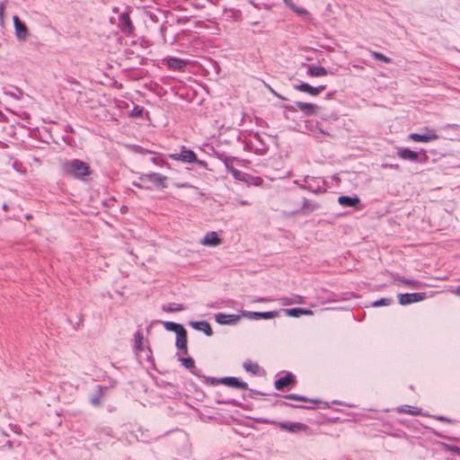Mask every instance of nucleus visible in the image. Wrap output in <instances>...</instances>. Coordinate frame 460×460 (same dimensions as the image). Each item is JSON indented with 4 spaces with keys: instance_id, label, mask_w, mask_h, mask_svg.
I'll use <instances>...</instances> for the list:
<instances>
[{
    "instance_id": "nucleus-48",
    "label": "nucleus",
    "mask_w": 460,
    "mask_h": 460,
    "mask_svg": "<svg viewBox=\"0 0 460 460\" xmlns=\"http://www.w3.org/2000/svg\"><path fill=\"white\" fill-rule=\"evenodd\" d=\"M134 185L137 188H144V186H142L141 184L139 183H134Z\"/></svg>"
},
{
    "instance_id": "nucleus-53",
    "label": "nucleus",
    "mask_w": 460,
    "mask_h": 460,
    "mask_svg": "<svg viewBox=\"0 0 460 460\" xmlns=\"http://www.w3.org/2000/svg\"><path fill=\"white\" fill-rule=\"evenodd\" d=\"M438 420H446V418H444V417H439V418H438Z\"/></svg>"
},
{
    "instance_id": "nucleus-36",
    "label": "nucleus",
    "mask_w": 460,
    "mask_h": 460,
    "mask_svg": "<svg viewBox=\"0 0 460 460\" xmlns=\"http://www.w3.org/2000/svg\"><path fill=\"white\" fill-rule=\"evenodd\" d=\"M302 188L306 189L309 191L314 192V193H321V192H323L325 190L322 187H320V186L314 187L311 183L304 185V186H302Z\"/></svg>"
},
{
    "instance_id": "nucleus-22",
    "label": "nucleus",
    "mask_w": 460,
    "mask_h": 460,
    "mask_svg": "<svg viewBox=\"0 0 460 460\" xmlns=\"http://www.w3.org/2000/svg\"><path fill=\"white\" fill-rule=\"evenodd\" d=\"M242 13L236 8H224V17L228 22H237L241 19Z\"/></svg>"
},
{
    "instance_id": "nucleus-3",
    "label": "nucleus",
    "mask_w": 460,
    "mask_h": 460,
    "mask_svg": "<svg viewBox=\"0 0 460 460\" xmlns=\"http://www.w3.org/2000/svg\"><path fill=\"white\" fill-rule=\"evenodd\" d=\"M139 180L143 182H152L157 188L164 189L167 187V177L158 172L143 173L139 176Z\"/></svg>"
},
{
    "instance_id": "nucleus-1",
    "label": "nucleus",
    "mask_w": 460,
    "mask_h": 460,
    "mask_svg": "<svg viewBox=\"0 0 460 460\" xmlns=\"http://www.w3.org/2000/svg\"><path fill=\"white\" fill-rule=\"evenodd\" d=\"M62 169L66 175L80 181H85L92 174L90 165L80 159L65 162Z\"/></svg>"
},
{
    "instance_id": "nucleus-39",
    "label": "nucleus",
    "mask_w": 460,
    "mask_h": 460,
    "mask_svg": "<svg viewBox=\"0 0 460 460\" xmlns=\"http://www.w3.org/2000/svg\"><path fill=\"white\" fill-rule=\"evenodd\" d=\"M230 173L237 180H243L244 173L235 169L234 167H231Z\"/></svg>"
},
{
    "instance_id": "nucleus-46",
    "label": "nucleus",
    "mask_w": 460,
    "mask_h": 460,
    "mask_svg": "<svg viewBox=\"0 0 460 460\" xmlns=\"http://www.w3.org/2000/svg\"><path fill=\"white\" fill-rule=\"evenodd\" d=\"M332 95H333V93H328L326 94V99H331L332 97Z\"/></svg>"
},
{
    "instance_id": "nucleus-30",
    "label": "nucleus",
    "mask_w": 460,
    "mask_h": 460,
    "mask_svg": "<svg viewBox=\"0 0 460 460\" xmlns=\"http://www.w3.org/2000/svg\"><path fill=\"white\" fill-rule=\"evenodd\" d=\"M285 4L290 7V9L296 13L297 14H300V15H307L308 14V12L304 9V8H301V7H298L297 5H296L292 0H284Z\"/></svg>"
},
{
    "instance_id": "nucleus-23",
    "label": "nucleus",
    "mask_w": 460,
    "mask_h": 460,
    "mask_svg": "<svg viewBox=\"0 0 460 460\" xmlns=\"http://www.w3.org/2000/svg\"><path fill=\"white\" fill-rule=\"evenodd\" d=\"M284 314L288 316L291 317H300L301 315L305 314H313V312L306 308H301V307H294V308H288V309H283L282 310Z\"/></svg>"
},
{
    "instance_id": "nucleus-9",
    "label": "nucleus",
    "mask_w": 460,
    "mask_h": 460,
    "mask_svg": "<svg viewBox=\"0 0 460 460\" xmlns=\"http://www.w3.org/2000/svg\"><path fill=\"white\" fill-rule=\"evenodd\" d=\"M13 25L16 38L24 41L29 34L28 28L24 22H22L18 16H13Z\"/></svg>"
},
{
    "instance_id": "nucleus-54",
    "label": "nucleus",
    "mask_w": 460,
    "mask_h": 460,
    "mask_svg": "<svg viewBox=\"0 0 460 460\" xmlns=\"http://www.w3.org/2000/svg\"><path fill=\"white\" fill-rule=\"evenodd\" d=\"M390 167H394V165H390ZM394 167H398V164H395Z\"/></svg>"
},
{
    "instance_id": "nucleus-25",
    "label": "nucleus",
    "mask_w": 460,
    "mask_h": 460,
    "mask_svg": "<svg viewBox=\"0 0 460 460\" xmlns=\"http://www.w3.org/2000/svg\"><path fill=\"white\" fill-rule=\"evenodd\" d=\"M105 390H107V387L97 385V394L91 398V403L93 405L99 406L101 404V398L103 396Z\"/></svg>"
},
{
    "instance_id": "nucleus-35",
    "label": "nucleus",
    "mask_w": 460,
    "mask_h": 460,
    "mask_svg": "<svg viewBox=\"0 0 460 460\" xmlns=\"http://www.w3.org/2000/svg\"><path fill=\"white\" fill-rule=\"evenodd\" d=\"M398 280L405 285L411 286V288H417L420 287V281L415 279H409L404 277L399 278Z\"/></svg>"
},
{
    "instance_id": "nucleus-14",
    "label": "nucleus",
    "mask_w": 460,
    "mask_h": 460,
    "mask_svg": "<svg viewBox=\"0 0 460 460\" xmlns=\"http://www.w3.org/2000/svg\"><path fill=\"white\" fill-rule=\"evenodd\" d=\"M397 155L399 158L403 159V160H410L411 162L419 161V153L416 151H412L406 147L398 148Z\"/></svg>"
},
{
    "instance_id": "nucleus-20",
    "label": "nucleus",
    "mask_w": 460,
    "mask_h": 460,
    "mask_svg": "<svg viewBox=\"0 0 460 460\" xmlns=\"http://www.w3.org/2000/svg\"><path fill=\"white\" fill-rule=\"evenodd\" d=\"M215 319L216 322L220 324H230L236 323L239 319V315L218 313L215 315Z\"/></svg>"
},
{
    "instance_id": "nucleus-2",
    "label": "nucleus",
    "mask_w": 460,
    "mask_h": 460,
    "mask_svg": "<svg viewBox=\"0 0 460 460\" xmlns=\"http://www.w3.org/2000/svg\"><path fill=\"white\" fill-rule=\"evenodd\" d=\"M210 384L216 385V384H222L229 387L241 389V390H246L248 389V385L245 382L241 381L238 377L235 376H226L222 377L219 379L217 378H210Z\"/></svg>"
},
{
    "instance_id": "nucleus-49",
    "label": "nucleus",
    "mask_w": 460,
    "mask_h": 460,
    "mask_svg": "<svg viewBox=\"0 0 460 460\" xmlns=\"http://www.w3.org/2000/svg\"><path fill=\"white\" fill-rule=\"evenodd\" d=\"M456 127H457V125H456V124H453V125H447V128H456Z\"/></svg>"
},
{
    "instance_id": "nucleus-16",
    "label": "nucleus",
    "mask_w": 460,
    "mask_h": 460,
    "mask_svg": "<svg viewBox=\"0 0 460 460\" xmlns=\"http://www.w3.org/2000/svg\"><path fill=\"white\" fill-rule=\"evenodd\" d=\"M279 426L282 429L292 432V433H297L302 430H305L307 429V426L303 423L299 422H280Z\"/></svg>"
},
{
    "instance_id": "nucleus-41",
    "label": "nucleus",
    "mask_w": 460,
    "mask_h": 460,
    "mask_svg": "<svg viewBox=\"0 0 460 460\" xmlns=\"http://www.w3.org/2000/svg\"><path fill=\"white\" fill-rule=\"evenodd\" d=\"M193 163H196L199 167H201L205 170H209L208 163L204 160H199L197 158V160L194 161Z\"/></svg>"
},
{
    "instance_id": "nucleus-32",
    "label": "nucleus",
    "mask_w": 460,
    "mask_h": 460,
    "mask_svg": "<svg viewBox=\"0 0 460 460\" xmlns=\"http://www.w3.org/2000/svg\"><path fill=\"white\" fill-rule=\"evenodd\" d=\"M371 56L376 59V60H379V61H382L385 64H390L392 63V58L385 56L384 54L380 53V52H377V51H371Z\"/></svg>"
},
{
    "instance_id": "nucleus-44",
    "label": "nucleus",
    "mask_w": 460,
    "mask_h": 460,
    "mask_svg": "<svg viewBox=\"0 0 460 460\" xmlns=\"http://www.w3.org/2000/svg\"><path fill=\"white\" fill-rule=\"evenodd\" d=\"M4 9H5V3L4 2H1L0 3V20L4 19Z\"/></svg>"
},
{
    "instance_id": "nucleus-28",
    "label": "nucleus",
    "mask_w": 460,
    "mask_h": 460,
    "mask_svg": "<svg viewBox=\"0 0 460 460\" xmlns=\"http://www.w3.org/2000/svg\"><path fill=\"white\" fill-rule=\"evenodd\" d=\"M398 412L408 413L411 415H419L420 413V409L414 408L410 405H402L398 408Z\"/></svg>"
},
{
    "instance_id": "nucleus-47",
    "label": "nucleus",
    "mask_w": 460,
    "mask_h": 460,
    "mask_svg": "<svg viewBox=\"0 0 460 460\" xmlns=\"http://www.w3.org/2000/svg\"><path fill=\"white\" fill-rule=\"evenodd\" d=\"M456 294L460 296V286L456 288Z\"/></svg>"
},
{
    "instance_id": "nucleus-13",
    "label": "nucleus",
    "mask_w": 460,
    "mask_h": 460,
    "mask_svg": "<svg viewBox=\"0 0 460 460\" xmlns=\"http://www.w3.org/2000/svg\"><path fill=\"white\" fill-rule=\"evenodd\" d=\"M320 208L319 204L315 201L304 199L300 209L296 210L295 214L309 215Z\"/></svg>"
},
{
    "instance_id": "nucleus-33",
    "label": "nucleus",
    "mask_w": 460,
    "mask_h": 460,
    "mask_svg": "<svg viewBox=\"0 0 460 460\" xmlns=\"http://www.w3.org/2000/svg\"><path fill=\"white\" fill-rule=\"evenodd\" d=\"M392 303H393V298L383 297V298L374 301L372 303V306H374V307L386 306V305H390Z\"/></svg>"
},
{
    "instance_id": "nucleus-50",
    "label": "nucleus",
    "mask_w": 460,
    "mask_h": 460,
    "mask_svg": "<svg viewBox=\"0 0 460 460\" xmlns=\"http://www.w3.org/2000/svg\"><path fill=\"white\" fill-rule=\"evenodd\" d=\"M286 108L288 109L289 111H296V109L293 108V107H286Z\"/></svg>"
},
{
    "instance_id": "nucleus-7",
    "label": "nucleus",
    "mask_w": 460,
    "mask_h": 460,
    "mask_svg": "<svg viewBox=\"0 0 460 460\" xmlns=\"http://www.w3.org/2000/svg\"><path fill=\"white\" fill-rule=\"evenodd\" d=\"M119 26L121 30V31L127 35L131 36L133 35L135 27L132 23V21L130 19V16L128 13H122L119 17Z\"/></svg>"
},
{
    "instance_id": "nucleus-45",
    "label": "nucleus",
    "mask_w": 460,
    "mask_h": 460,
    "mask_svg": "<svg viewBox=\"0 0 460 460\" xmlns=\"http://www.w3.org/2000/svg\"><path fill=\"white\" fill-rule=\"evenodd\" d=\"M263 84L265 85V87H267L270 91H271V92H272L275 95H277L279 98L283 99V100L285 99V98H284V97H282L281 95L277 94V93H275V92H274V91H273V90L269 86V84H266V83H264V82H263Z\"/></svg>"
},
{
    "instance_id": "nucleus-12",
    "label": "nucleus",
    "mask_w": 460,
    "mask_h": 460,
    "mask_svg": "<svg viewBox=\"0 0 460 460\" xmlns=\"http://www.w3.org/2000/svg\"><path fill=\"white\" fill-rule=\"evenodd\" d=\"M296 106L306 116L316 115L320 107L316 104L304 102H296Z\"/></svg>"
},
{
    "instance_id": "nucleus-51",
    "label": "nucleus",
    "mask_w": 460,
    "mask_h": 460,
    "mask_svg": "<svg viewBox=\"0 0 460 460\" xmlns=\"http://www.w3.org/2000/svg\"><path fill=\"white\" fill-rule=\"evenodd\" d=\"M7 208H8V207H7V205H5V204H4V205H3V208H4V210H7Z\"/></svg>"
},
{
    "instance_id": "nucleus-52",
    "label": "nucleus",
    "mask_w": 460,
    "mask_h": 460,
    "mask_svg": "<svg viewBox=\"0 0 460 460\" xmlns=\"http://www.w3.org/2000/svg\"><path fill=\"white\" fill-rule=\"evenodd\" d=\"M181 187H189V184L184 183V184H181Z\"/></svg>"
},
{
    "instance_id": "nucleus-18",
    "label": "nucleus",
    "mask_w": 460,
    "mask_h": 460,
    "mask_svg": "<svg viewBox=\"0 0 460 460\" xmlns=\"http://www.w3.org/2000/svg\"><path fill=\"white\" fill-rule=\"evenodd\" d=\"M187 342V332L185 329H182L176 334L175 345L180 350H182L183 354L188 353Z\"/></svg>"
},
{
    "instance_id": "nucleus-38",
    "label": "nucleus",
    "mask_w": 460,
    "mask_h": 460,
    "mask_svg": "<svg viewBox=\"0 0 460 460\" xmlns=\"http://www.w3.org/2000/svg\"><path fill=\"white\" fill-rule=\"evenodd\" d=\"M279 314L278 311L261 312V319H271Z\"/></svg>"
},
{
    "instance_id": "nucleus-21",
    "label": "nucleus",
    "mask_w": 460,
    "mask_h": 460,
    "mask_svg": "<svg viewBox=\"0 0 460 460\" xmlns=\"http://www.w3.org/2000/svg\"><path fill=\"white\" fill-rule=\"evenodd\" d=\"M190 325L197 331L203 332L207 336H211L213 334L210 324L206 321L190 322Z\"/></svg>"
},
{
    "instance_id": "nucleus-15",
    "label": "nucleus",
    "mask_w": 460,
    "mask_h": 460,
    "mask_svg": "<svg viewBox=\"0 0 460 460\" xmlns=\"http://www.w3.org/2000/svg\"><path fill=\"white\" fill-rule=\"evenodd\" d=\"M338 202L340 205L343 207H350V208H358L361 201L360 199L357 196H340L338 198Z\"/></svg>"
},
{
    "instance_id": "nucleus-19",
    "label": "nucleus",
    "mask_w": 460,
    "mask_h": 460,
    "mask_svg": "<svg viewBox=\"0 0 460 460\" xmlns=\"http://www.w3.org/2000/svg\"><path fill=\"white\" fill-rule=\"evenodd\" d=\"M328 74L333 75V73H329L328 70L322 66L307 65V75L309 76L319 77L327 75Z\"/></svg>"
},
{
    "instance_id": "nucleus-10",
    "label": "nucleus",
    "mask_w": 460,
    "mask_h": 460,
    "mask_svg": "<svg viewBox=\"0 0 460 460\" xmlns=\"http://www.w3.org/2000/svg\"><path fill=\"white\" fill-rule=\"evenodd\" d=\"M163 63L168 69L175 71L182 70L187 66V61L175 57L165 58L163 59Z\"/></svg>"
},
{
    "instance_id": "nucleus-11",
    "label": "nucleus",
    "mask_w": 460,
    "mask_h": 460,
    "mask_svg": "<svg viewBox=\"0 0 460 460\" xmlns=\"http://www.w3.org/2000/svg\"><path fill=\"white\" fill-rule=\"evenodd\" d=\"M296 382V376L292 373L287 372L284 376L278 378L274 385L277 390H282L287 386L294 385Z\"/></svg>"
},
{
    "instance_id": "nucleus-8",
    "label": "nucleus",
    "mask_w": 460,
    "mask_h": 460,
    "mask_svg": "<svg viewBox=\"0 0 460 460\" xmlns=\"http://www.w3.org/2000/svg\"><path fill=\"white\" fill-rule=\"evenodd\" d=\"M294 88L312 96H317L325 90L326 85L322 84L318 86H312L307 83L301 82L298 84H294Z\"/></svg>"
},
{
    "instance_id": "nucleus-27",
    "label": "nucleus",
    "mask_w": 460,
    "mask_h": 460,
    "mask_svg": "<svg viewBox=\"0 0 460 460\" xmlns=\"http://www.w3.org/2000/svg\"><path fill=\"white\" fill-rule=\"evenodd\" d=\"M164 326L167 331L174 332L176 334L184 329L181 324L173 322H164Z\"/></svg>"
},
{
    "instance_id": "nucleus-34",
    "label": "nucleus",
    "mask_w": 460,
    "mask_h": 460,
    "mask_svg": "<svg viewBox=\"0 0 460 460\" xmlns=\"http://www.w3.org/2000/svg\"><path fill=\"white\" fill-rule=\"evenodd\" d=\"M285 398L286 399H290V400H296V401H299V402H308V399L306 397L299 395V394H287L285 396ZM309 402H311L313 403H316L317 402L316 400H309Z\"/></svg>"
},
{
    "instance_id": "nucleus-6",
    "label": "nucleus",
    "mask_w": 460,
    "mask_h": 460,
    "mask_svg": "<svg viewBox=\"0 0 460 460\" xmlns=\"http://www.w3.org/2000/svg\"><path fill=\"white\" fill-rule=\"evenodd\" d=\"M426 131L427 132L424 134L411 133L408 137L412 141L423 143H429L438 139V136L437 135L435 129L426 128Z\"/></svg>"
},
{
    "instance_id": "nucleus-26",
    "label": "nucleus",
    "mask_w": 460,
    "mask_h": 460,
    "mask_svg": "<svg viewBox=\"0 0 460 460\" xmlns=\"http://www.w3.org/2000/svg\"><path fill=\"white\" fill-rule=\"evenodd\" d=\"M162 309L165 312L173 313L182 311L184 306L182 304L170 303L168 305H164Z\"/></svg>"
},
{
    "instance_id": "nucleus-29",
    "label": "nucleus",
    "mask_w": 460,
    "mask_h": 460,
    "mask_svg": "<svg viewBox=\"0 0 460 460\" xmlns=\"http://www.w3.org/2000/svg\"><path fill=\"white\" fill-rule=\"evenodd\" d=\"M243 367L247 372H251L253 375H256L259 372V365L249 359L243 362Z\"/></svg>"
},
{
    "instance_id": "nucleus-17",
    "label": "nucleus",
    "mask_w": 460,
    "mask_h": 460,
    "mask_svg": "<svg viewBox=\"0 0 460 460\" xmlns=\"http://www.w3.org/2000/svg\"><path fill=\"white\" fill-rule=\"evenodd\" d=\"M201 243L208 246H217L222 243V240L218 237L217 232H208L203 237Z\"/></svg>"
},
{
    "instance_id": "nucleus-5",
    "label": "nucleus",
    "mask_w": 460,
    "mask_h": 460,
    "mask_svg": "<svg viewBox=\"0 0 460 460\" xmlns=\"http://www.w3.org/2000/svg\"><path fill=\"white\" fill-rule=\"evenodd\" d=\"M170 158L174 161H181L184 163H193L197 160V155L190 149L181 146L180 153L171 154Z\"/></svg>"
},
{
    "instance_id": "nucleus-37",
    "label": "nucleus",
    "mask_w": 460,
    "mask_h": 460,
    "mask_svg": "<svg viewBox=\"0 0 460 460\" xmlns=\"http://www.w3.org/2000/svg\"><path fill=\"white\" fill-rule=\"evenodd\" d=\"M144 112V108L142 106H139V105H136L133 107L131 112H130V116L131 117H140L142 116Z\"/></svg>"
},
{
    "instance_id": "nucleus-42",
    "label": "nucleus",
    "mask_w": 460,
    "mask_h": 460,
    "mask_svg": "<svg viewBox=\"0 0 460 460\" xmlns=\"http://www.w3.org/2000/svg\"><path fill=\"white\" fill-rule=\"evenodd\" d=\"M243 314L248 315L251 319H259V312H247Z\"/></svg>"
},
{
    "instance_id": "nucleus-4",
    "label": "nucleus",
    "mask_w": 460,
    "mask_h": 460,
    "mask_svg": "<svg viewBox=\"0 0 460 460\" xmlns=\"http://www.w3.org/2000/svg\"><path fill=\"white\" fill-rule=\"evenodd\" d=\"M426 298V293L418 292V293H405L399 294L398 299L399 304L402 305H407L412 303H417L424 300Z\"/></svg>"
},
{
    "instance_id": "nucleus-40",
    "label": "nucleus",
    "mask_w": 460,
    "mask_h": 460,
    "mask_svg": "<svg viewBox=\"0 0 460 460\" xmlns=\"http://www.w3.org/2000/svg\"><path fill=\"white\" fill-rule=\"evenodd\" d=\"M152 162L155 165H158V166H164V165L167 164V163L162 157H159V156L153 157Z\"/></svg>"
},
{
    "instance_id": "nucleus-55",
    "label": "nucleus",
    "mask_w": 460,
    "mask_h": 460,
    "mask_svg": "<svg viewBox=\"0 0 460 460\" xmlns=\"http://www.w3.org/2000/svg\"><path fill=\"white\" fill-rule=\"evenodd\" d=\"M305 408H307V409H311V408H313V407H312V406H306Z\"/></svg>"
},
{
    "instance_id": "nucleus-31",
    "label": "nucleus",
    "mask_w": 460,
    "mask_h": 460,
    "mask_svg": "<svg viewBox=\"0 0 460 460\" xmlns=\"http://www.w3.org/2000/svg\"><path fill=\"white\" fill-rule=\"evenodd\" d=\"M134 338H135V349L137 350H142L143 349V341H144V336L142 334L141 332L137 331L135 335H134Z\"/></svg>"
},
{
    "instance_id": "nucleus-43",
    "label": "nucleus",
    "mask_w": 460,
    "mask_h": 460,
    "mask_svg": "<svg viewBox=\"0 0 460 460\" xmlns=\"http://www.w3.org/2000/svg\"><path fill=\"white\" fill-rule=\"evenodd\" d=\"M224 162H225V165H226V167L227 171H228L229 172H231V167H234V166L232 165V161H231V159H229V158H226Z\"/></svg>"
},
{
    "instance_id": "nucleus-24",
    "label": "nucleus",
    "mask_w": 460,
    "mask_h": 460,
    "mask_svg": "<svg viewBox=\"0 0 460 460\" xmlns=\"http://www.w3.org/2000/svg\"><path fill=\"white\" fill-rule=\"evenodd\" d=\"M179 360L181 364L189 369L194 376H200L199 370L196 368L195 361L191 357L181 358Z\"/></svg>"
}]
</instances>
